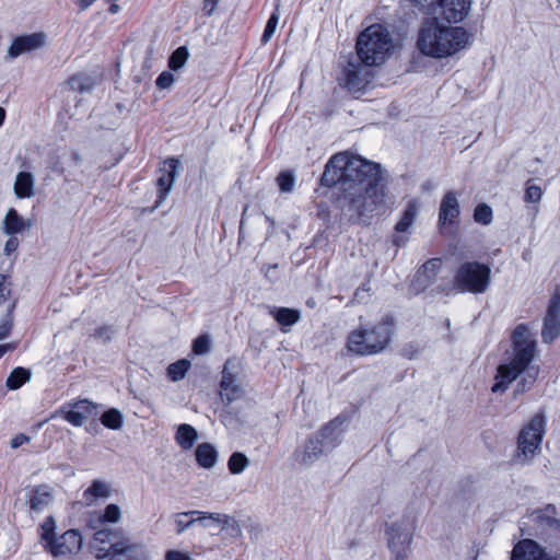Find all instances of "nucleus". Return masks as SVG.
Here are the masks:
<instances>
[{"mask_svg":"<svg viewBox=\"0 0 560 560\" xmlns=\"http://www.w3.org/2000/svg\"><path fill=\"white\" fill-rule=\"evenodd\" d=\"M31 378V371L24 368H15L7 378V386L9 389H19L22 385Z\"/></svg>","mask_w":560,"mask_h":560,"instance_id":"obj_34","label":"nucleus"},{"mask_svg":"<svg viewBox=\"0 0 560 560\" xmlns=\"http://www.w3.org/2000/svg\"><path fill=\"white\" fill-rule=\"evenodd\" d=\"M468 44L469 34L463 27L443 25L435 19L421 26L417 40L422 55L436 59L455 55Z\"/></svg>","mask_w":560,"mask_h":560,"instance_id":"obj_2","label":"nucleus"},{"mask_svg":"<svg viewBox=\"0 0 560 560\" xmlns=\"http://www.w3.org/2000/svg\"><path fill=\"white\" fill-rule=\"evenodd\" d=\"M546 432V417L542 412L536 413L518 433L517 459L528 463L539 451Z\"/></svg>","mask_w":560,"mask_h":560,"instance_id":"obj_8","label":"nucleus"},{"mask_svg":"<svg viewBox=\"0 0 560 560\" xmlns=\"http://www.w3.org/2000/svg\"><path fill=\"white\" fill-rule=\"evenodd\" d=\"M9 240L5 242L4 245V254L7 256H10L13 252H15L19 247V240L15 237V235H9Z\"/></svg>","mask_w":560,"mask_h":560,"instance_id":"obj_53","label":"nucleus"},{"mask_svg":"<svg viewBox=\"0 0 560 560\" xmlns=\"http://www.w3.org/2000/svg\"><path fill=\"white\" fill-rule=\"evenodd\" d=\"M11 349L10 345H0V358L9 350Z\"/></svg>","mask_w":560,"mask_h":560,"instance_id":"obj_62","label":"nucleus"},{"mask_svg":"<svg viewBox=\"0 0 560 560\" xmlns=\"http://www.w3.org/2000/svg\"><path fill=\"white\" fill-rule=\"evenodd\" d=\"M438 13L447 22L458 23L466 19L471 10V0H439Z\"/></svg>","mask_w":560,"mask_h":560,"instance_id":"obj_15","label":"nucleus"},{"mask_svg":"<svg viewBox=\"0 0 560 560\" xmlns=\"http://www.w3.org/2000/svg\"><path fill=\"white\" fill-rule=\"evenodd\" d=\"M57 415L61 416L65 420H67L74 427H81L86 421L85 416L78 412L72 407H70L69 409H66V407H63L57 412Z\"/></svg>","mask_w":560,"mask_h":560,"instance_id":"obj_41","label":"nucleus"},{"mask_svg":"<svg viewBox=\"0 0 560 560\" xmlns=\"http://www.w3.org/2000/svg\"><path fill=\"white\" fill-rule=\"evenodd\" d=\"M174 82V77L171 72L164 71L156 79V85L160 89H168Z\"/></svg>","mask_w":560,"mask_h":560,"instance_id":"obj_51","label":"nucleus"},{"mask_svg":"<svg viewBox=\"0 0 560 560\" xmlns=\"http://www.w3.org/2000/svg\"><path fill=\"white\" fill-rule=\"evenodd\" d=\"M238 366L237 363L228 360L222 370V380L220 383L221 397L230 405L242 394V388L238 384Z\"/></svg>","mask_w":560,"mask_h":560,"instance_id":"obj_14","label":"nucleus"},{"mask_svg":"<svg viewBox=\"0 0 560 560\" xmlns=\"http://www.w3.org/2000/svg\"><path fill=\"white\" fill-rule=\"evenodd\" d=\"M277 184L282 192H291L294 189L295 178L290 172H281L277 176Z\"/></svg>","mask_w":560,"mask_h":560,"instance_id":"obj_44","label":"nucleus"},{"mask_svg":"<svg viewBox=\"0 0 560 560\" xmlns=\"http://www.w3.org/2000/svg\"><path fill=\"white\" fill-rule=\"evenodd\" d=\"M394 243L397 246H401L405 244V241L402 240V237H395Z\"/></svg>","mask_w":560,"mask_h":560,"instance_id":"obj_64","label":"nucleus"},{"mask_svg":"<svg viewBox=\"0 0 560 560\" xmlns=\"http://www.w3.org/2000/svg\"><path fill=\"white\" fill-rule=\"evenodd\" d=\"M366 67L359 61H348L339 78L340 84L351 92L361 91L371 79V72Z\"/></svg>","mask_w":560,"mask_h":560,"instance_id":"obj_11","label":"nucleus"},{"mask_svg":"<svg viewBox=\"0 0 560 560\" xmlns=\"http://www.w3.org/2000/svg\"><path fill=\"white\" fill-rule=\"evenodd\" d=\"M192 515L196 516L197 523L205 528L221 527L224 529L231 525V522L235 523L228 514L223 513L192 511Z\"/></svg>","mask_w":560,"mask_h":560,"instance_id":"obj_24","label":"nucleus"},{"mask_svg":"<svg viewBox=\"0 0 560 560\" xmlns=\"http://www.w3.org/2000/svg\"><path fill=\"white\" fill-rule=\"evenodd\" d=\"M54 497L47 486H39L32 490L30 508L34 512H43L51 504Z\"/></svg>","mask_w":560,"mask_h":560,"instance_id":"obj_27","label":"nucleus"},{"mask_svg":"<svg viewBox=\"0 0 560 560\" xmlns=\"http://www.w3.org/2000/svg\"><path fill=\"white\" fill-rule=\"evenodd\" d=\"M31 226V221L23 219L13 208L7 212L2 222V231L5 235H16L30 230Z\"/></svg>","mask_w":560,"mask_h":560,"instance_id":"obj_25","label":"nucleus"},{"mask_svg":"<svg viewBox=\"0 0 560 560\" xmlns=\"http://www.w3.org/2000/svg\"><path fill=\"white\" fill-rule=\"evenodd\" d=\"M357 55L365 66L384 63L394 48V40L386 27L373 24L366 27L357 39Z\"/></svg>","mask_w":560,"mask_h":560,"instance_id":"obj_5","label":"nucleus"},{"mask_svg":"<svg viewBox=\"0 0 560 560\" xmlns=\"http://www.w3.org/2000/svg\"><path fill=\"white\" fill-rule=\"evenodd\" d=\"M387 546L394 560H407L412 541V533L402 523L393 522L386 527Z\"/></svg>","mask_w":560,"mask_h":560,"instance_id":"obj_10","label":"nucleus"},{"mask_svg":"<svg viewBox=\"0 0 560 560\" xmlns=\"http://www.w3.org/2000/svg\"><path fill=\"white\" fill-rule=\"evenodd\" d=\"M343 423L345 419L337 417L315 434L328 451H331L339 445L343 431Z\"/></svg>","mask_w":560,"mask_h":560,"instance_id":"obj_20","label":"nucleus"},{"mask_svg":"<svg viewBox=\"0 0 560 560\" xmlns=\"http://www.w3.org/2000/svg\"><path fill=\"white\" fill-rule=\"evenodd\" d=\"M512 560H560V558L550 557L536 541L523 539L514 546Z\"/></svg>","mask_w":560,"mask_h":560,"instance_id":"obj_18","label":"nucleus"},{"mask_svg":"<svg viewBox=\"0 0 560 560\" xmlns=\"http://www.w3.org/2000/svg\"><path fill=\"white\" fill-rule=\"evenodd\" d=\"M30 441V438L24 435V434H18L15 435L12 440H11V447L12 448H18L20 447L23 443L25 442H28Z\"/></svg>","mask_w":560,"mask_h":560,"instance_id":"obj_56","label":"nucleus"},{"mask_svg":"<svg viewBox=\"0 0 560 560\" xmlns=\"http://www.w3.org/2000/svg\"><path fill=\"white\" fill-rule=\"evenodd\" d=\"M82 546L81 534L77 529H69L44 544V549L55 558L71 560L81 551Z\"/></svg>","mask_w":560,"mask_h":560,"instance_id":"obj_9","label":"nucleus"},{"mask_svg":"<svg viewBox=\"0 0 560 560\" xmlns=\"http://www.w3.org/2000/svg\"><path fill=\"white\" fill-rule=\"evenodd\" d=\"M94 1L95 0H78L77 3L81 10H86L94 3Z\"/></svg>","mask_w":560,"mask_h":560,"instance_id":"obj_60","label":"nucleus"},{"mask_svg":"<svg viewBox=\"0 0 560 560\" xmlns=\"http://www.w3.org/2000/svg\"><path fill=\"white\" fill-rule=\"evenodd\" d=\"M173 521L178 535L183 534L187 528L197 523L196 516L192 515V511L175 513L173 515Z\"/></svg>","mask_w":560,"mask_h":560,"instance_id":"obj_35","label":"nucleus"},{"mask_svg":"<svg viewBox=\"0 0 560 560\" xmlns=\"http://www.w3.org/2000/svg\"><path fill=\"white\" fill-rule=\"evenodd\" d=\"M46 43V35L44 33H33L24 36H19L13 39L8 49V57L14 59L22 54L31 52L42 48Z\"/></svg>","mask_w":560,"mask_h":560,"instance_id":"obj_16","label":"nucleus"},{"mask_svg":"<svg viewBox=\"0 0 560 560\" xmlns=\"http://www.w3.org/2000/svg\"><path fill=\"white\" fill-rule=\"evenodd\" d=\"M188 50L186 47H178L170 57L168 67L172 70L180 69L188 59Z\"/></svg>","mask_w":560,"mask_h":560,"instance_id":"obj_40","label":"nucleus"},{"mask_svg":"<svg viewBox=\"0 0 560 560\" xmlns=\"http://www.w3.org/2000/svg\"><path fill=\"white\" fill-rule=\"evenodd\" d=\"M277 270H278V264H273V265L268 266V267L265 269V277H266L269 281H271V282L277 281V280H278Z\"/></svg>","mask_w":560,"mask_h":560,"instance_id":"obj_55","label":"nucleus"},{"mask_svg":"<svg viewBox=\"0 0 560 560\" xmlns=\"http://www.w3.org/2000/svg\"><path fill=\"white\" fill-rule=\"evenodd\" d=\"M121 542L122 540H117L116 535L112 532L106 529L97 530L91 541V549L97 559H103L114 551L112 545H120Z\"/></svg>","mask_w":560,"mask_h":560,"instance_id":"obj_19","label":"nucleus"},{"mask_svg":"<svg viewBox=\"0 0 560 560\" xmlns=\"http://www.w3.org/2000/svg\"><path fill=\"white\" fill-rule=\"evenodd\" d=\"M110 495L109 486L101 480H95L83 492V498L88 505H92L97 499H105Z\"/></svg>","mask_w":560,"mask_h":560,"instance_id":"obj_30","label":"nucleus"},{"mask_svg":"<svg viewBox=\"0 0 560 560\" xmlns=\"http://www.w3.org/2000/svg\"><path fill=\"white\" fill-rule=\"evenodd\" d=\"M343 194L349 210L357 215L360 223L368 224L374 215L382 214L387 209L383 179L365 183L353 190H343Z\"/></svg>","mask_w":560,"mask_h":560,"instance_id":"obj_3","label":"nucleus"},{"mask_svg":"<svg viewBox=\"0 0 560 560\" xmlns=\"http://www.w3.org/2000/svg\"><path fill=\"white\" fill-rule=\"evenodd\" d=\"M14 192L19 198H30L34 195V176L31 173L20 172L14 183Z\"/></svg>","mask_w":560,"mask_h":560,"instance_id":"obj_29","label":"nucleus"},{"mask_svg":"<svg viewBox=\"0 0 560 560\" xmlns=\"http://www.w3.org/2000/svg\"><path fill=\"white\" fill-rule=\"evenodd\" d=\"M179 161L171 158L165 160L158 171V200L156 207H159L168 196L173 188V185L177 177Z\"/></svg>","mask_w":560,"mask_h":560,"instance_id":"obj_13","label":"nucleus"},{"mask_svg":"<svg viewBox=\"0 0 560 560\" xmlns=\"http://www.w3.org/2000/svg\"><path fill=\"white\" fill-rule=\"evenodd\" d=\"M491 283V269L478 261H465L456 270L455 287L462 292L480 294L487 291Z\"/></svg>","mask_w":560,"mask_h":560,"instance_id":"obj_7","label":"nucleus"},{"mask_svg":"<svg viewBox=\"0 0 560 560\" xmlns=\"http://www.w3.org/2000/svg\"><path fill=\"white\" fill-rule=\"evenodd\" d=\"M346 159V153H337L329 159L327 162L324 173L320 177V184L323 186H334L336 184L340 185V189L343 191V165Z\"/></svg>","mask_w":560,"mask_h":560,"instance_id":"obj_17","label":"nucleus"},{"mask_svg":"<svg viewBox=\"0 0 560 560\" xmlns=\"http://www.w3.org/2000/svg\"><path fill=\"white\" fill-rule=\"evenodd\" d=\"M190 368V362L186 359L178 360L167 368V376L173 381L177 382L185 377L186 372Z\"/></svg>","mask_w":560,"mask_h":560,"instance_id":"obj_37","label":"nucleus"},{"mask_svg":"<svg viewBox=\"0 0 560 560\" xmlns=\"http://www.w3.org/2000/svg\"><path fill=\"white\" fill-rule=\"evenodd\" d=\"M418 213V205L416 200H410L402 212L400 220L397 222L395 230L404 233L415 223Z\"/></svg>","mask_w":560,"mask_h":560,"instance_id":"obj_32","label":"nucleus"},{"mask_svg":"<svg viewBox=\"0 0 560 560\" xmlns=\"http://www.w3.org/2000/svg\"><path fill=\"white\" fill-rule=\"evenodd\" d=\"M442 261L440 258H432L423 264L421 270L419 271V276L423 275L428 278L429 281H431L438 270L441 268Z\"/></svg>","mask_w":560,"mask_h":560,"instance_id":"obj_46","label":"nucleus"},{"mask_svg":"<svg viewBox=\"0 0 560 560\" xmlns=\"http://www.w3.org/2000/svg\"><path fill=\"white\" fill-rule=\"evenodd\" d=\"M217 3H218V0H205V2H203V11L208 15H210L213 12V10L215 9Z\"/></svg>","mask_w":560,"mask_h":560,"instance_id":"obj_59","label":"nucleus"},{"mask_svg":"<svg viewBox=\"0 0 560 560\" xmlns=\"http://www.w3.org/2000/svg\"><path fill=\"white\" fill-rule=\"evenodd\" d=\"M101 422L108 429L118 430L122 427V415L117 409H109L102 415Z\"/></svg>","mask_w":560,"mask_h":560,"instance_id":"obj_38","label":"nucleus"},{"mask_svg":"<svg viewBox=\"0 0 560 560\" xmlns=\"http://www.w3.org/2000/svg\"><path fill=\"white\" fill-rule=\"evenodd\" d=\"M542 196L541 188L534 184L532 179L527 180L524 200L526 202H539Z\"/></svg>","mask_w":560,"mask_h":560,"instance_id":"obj_45","label":"nucleus"},{"mask_svg":"<svg viewBox=\"0 0 560 560\" xmlns=\"http://www.w3.org/2000/svg\"><path fill=\"white\" fill-rule=\"evenodd\" d=\"M121 518V511H120V508L116 504H108L105 510H104V513L101 517V520L103 522H107V523H117L119 522Z\"/></svg>","mask_w":560,"mask_h":560,"instance_id":"obj_47","label":"nucleus"},{"mask_svg":"<svg viewBox=\"0 0 560 560\" xmlns=\"http://www.w3.org/2000/svg\"><path fill=\"white\" fill-rule=\"evenodd\" d=\"M346 153L343 165V190L363 186L365 183L382 180L381 165L359 155Z\"/></svg>","mask_w":560,"mask_h":560,"instance_id":"obj_6","label":"nucleus"},{"mask_svg":"<svg viewBox=\"0 0 560 560\" xmlns=\"http://www.w3.org/2000/svg\"><path fill=\"white\" fill-rule=\"evenodd\" d=\"M5 277L0 275V302L4 301L9 295L10 290L4 285Z\"/></svg>","mask_w":560,"mask_h":560,"instance_id":"obj_57","label":"nucleus"},{"mask_svg":"<svg viewBox=\"0 0 560 560\" xmlns=\"http://www.w3.org/2000/svg\"><path fill=\"white\" fill-rule=\"evenodd\" d=\"M166 560H191L190 556L183 551L170 550L165 555Z\"/></svg>","mask_w":560,"mask_h":560,"instance_id":"obj_54","label":"nucleus"},{"mask_svg":"<svg viewBox=\"0 0 560 560\" xmlns=\"http://www.w3.org/2000/svg\"><path fill=\"white\" fill-rule=\"evenodd\" d=\"M514 354L509 363L500 364L497 369L493 393H504L510 384L523 372L525 375L517 383L515 394H522L529 389L538 376V369L530 366L535 354L536 341L528 327L518 325L512 335Z\"/></svg>","mask_w":560,"mask_h":560,"instance_id":"obj_1","label":"nucleus"},{"mask_svg":"<svg viewBox=\"0 0 560 560\" xmlns=\"http://www.w3.org/2000/svg\"><path fill=\"white\" fill-rule=\"evenodd\" d=\"M279 18H280L279 4H277L275 11L272 12L269 20L267 21L265 31L262 33V36H261L262 44H267L273 36L277 25H278V22H279Z\"/></svg>","mask_w":560,"mask_h":560,"instance_id":"obj_39","label":"nucleus"},{"mask_svg":"<svg viewBox=\"0 0 560 560\" xmlns=\"http://www.w3.org/2000/svg\"><path fill=\"white\" fill-rule=\"evenodd\" d=\"M560 335V288L552 294L547 313L544 319L541 337L544 342L549 343Z\"/></svg>","mask_w":560,"mask_h":560,"instance_id":"obj_12","label":"nucleus"},{"mask_svg":"<svg viewBox=\"0 0 560 560\" xmlns=\"http://www.w3.org/2000/svg\"><path fill=\"white\" fill-rule=\"evenodd\" d=\"M556 508L547 505L544 510H537L532 513L530 517L542 530H550L560 537V521L555 517Z\"/></svg>","mask_w":560,"mask_h":560,"instance_id":"obj_22","label":"nucleus"},{"mask_svg":"<svg viewBox=\"0 0 560 560\" xmlns=\"http://www.w3.org/2000/svg\"><path fill=\"white\" fill-rule=\"evenodd\" d=\"M249 465V460L246 457L245 454L235 452L233 453L229 460H228V467L231 474L237 475L243 472L247 466Z\"/></svg>","mask_w":560,"mask_h":560,"instance_id":"obj_36","label":"nucleus"},{"mask_svg":"<svg viewBox=\"0 0 560 560\" xmlns=\"http://www.w3.org/2000/svg\"><path fill=\"white\" fill-rule=\"evenodd\" d=\"M112 546L114 551L107 555V560H142L144 558L142 547L128 544L127 540H122L120 545Z\"/></svg>","mask_w":560,"mask_h":560,"instance_id":"obj_26","label":"nucleus"},{"mask_svg":"<svg viewBox=\"0 0 560 560\" xmlns=\"http://www.w3.org/2000/svg\"><path fill=\"white\" fill-rule=\"evenodd\" d=\"M328 450L322 444L315 434L310 436L304 444L303 451L299 454V463L303 466H311Z\"/></svg>","mask_w":560,"mask_h":560,"instance_id":"obj_23","label":"nucleus"},{"mask_svg":"<svg viewBox=\"0 0 560 560\" xmlns=\"http://www.w3.org/2000/svg\"><path fill=\"white\" fill-rule=\"evenodd\" d=\"M221 422L225 428L231 429L237 425V421L234 420L231 416V409L223 410L220 415Z\"/></svg>","mask_w":560,"mask_h":560,"instance_id":"obj_52","label":"nucleus"},{"mask_svg":"<svg viewBox=\"0 0 560 560\" xmlns=\"http://www.w3.org/2000/svg\"><path fill=\"white\" fill-rule=\"evenodd\" d=\"M411 1L418 5L425 7V5H431L434 0H411Z\"/></svg>","mask_w":560,"mask_h":560,"instance_id":"obj_61","label":"nucleus"},{"mask_svg":"<svg viewBox=\"0 0 560 560\" xmlns=\"http://www.w3.org/2000/svg\"><path fill=\"white\" fill-rule=\"evenodd\" d=\"M10 330H11V324L9 323V320H4L3 323H1L0 324V340L7 338L10 334Z\"/></svg>","mask_w":560,"mask_h":560,"instance_id":"obj_58","label":"nucleus"},{"mask_svg":"<svg viewBox=\"0 0 560 560\" xmlns=\"http://www.w3.org/2000/svg\"><path fill=\"white\" fill-rule=\"evenodd\" d=\"M69 407H72L78 412H80L83 416H85V420H88L92 416L93 410H94V406L92 405V402H90L86 399L79 400V401H75L73 404H69Z\"/></svg>","mask_w":560,"mask_h":560,"instance_id":"obj_50","label":"nucleus"},{"mask_svg":"<svg viewBox=\"0 0 560 560\" xmlns=\"http://www.w3.org/2000/svg\"><path fill=\"white\" fill-rule=\"evenodd\" d=\"M107 331L108 329L106 327H101L96 330L95 335L98 337H103Z\"/></svg>","mask_w":560,"mask_h":560,"instance_id":"obj_63","label":"nucleus"},{"mask_svg":"<svg viewBox=\"0 0 560 560\" xmlns=\"http://www.w3.org/2000/svg\"><path fill=\"white\" fill-rule=\"evenodd\" d=\"M69 84L73 90L89 92L93 86V80L84 74H75L70 78Z\"/></svg>","mask_w":560,"mask_h":560,"instance_id":"obj_42","label":"nucleus"},{"mask_svg":"<svg viewBox=\"0 0 560 560\" xmlns=\"http://www.w3.org/2000/svg\"><path fill=\"white\" fill-rule=\"evenodd\" d=\"M210 350V340L208 336H199L194 340L192 351L195 354L202 355Z\"/></svg>","mask_w":560,"mask_h":560,"instance_id":"obj_49","label":"nucleus"},{"mask_svg":"<svg viewBox=\"0 0 560 560\" xmlns=\"http://www.w3.org/2000/svg\"><path fill=\"white\" fill-rule=\"evenodd\" d=\"M393 335L394 320L392 317L385 316L369 328L351 331L347 339V349L355 355H374L383 352L389 346Z\"/></svg>","mask_w":560,"mask_h":560,"instance_id":"obj_4","label":"nucleus"},{"mask_svg":"<svg viewBox=\"0 0 560 560\" xmlns=\"http://www.w3.org/2000/svg\"><path fill=\"white\" fill-rule=\"evenodd\" d=\"M270 313L282 327H290L300 319V312L288 307L273 308Z\"/></svg>","mask_w":560,"mask_h":560,"instance_id":"obj_33","label":"nucleus"},{"mask_svg":"<svg viewBox=\"0 0 560 560\" xmlns=\"http://www.w3.org/2000/svg\"><path fill=\"white\" fill-rule=\"evenodd\" d=\"M55 527H56V522L51 516L47 517L44 521V523L40 525L42 539H43L44 544H48V541L51 540L56 536V534L54 533Z\"/></svg>","mask_w":560,"mask_h":560,"instance_id":"obj_48","label":"nucleus"},{"mask_svg":"<svg viewBox=\"0 0 560 560\" xmlns=\"http://www.w3.org/2000/svg\"><path fill=\"white\" fill-rule=\"evenodd\" d=\"M196 460L203 468H211L218 460V452L210 443H201L196 448Z\"/></svg>","mask_w":560,"mask_h":560,"instance_id":"obj_28","label":"nucleus"},{"mask_svg":"<svg viewBox=\"0 0 560 560\" xmlns=\"http://www.w3.org/2000/svg\"><path fill=\"white\" fill-rule=\"evenodd\" d=\"M459 215V202L454 191H448L444 195L440 211L439 223L440 225L453 224Z\"/></svg>","mask_w":560,"mask_h":560,"instance_id":"obj_21","label":"nucleus"},{"mask_svg":"<svg viewBox=\"0 0 560 560\" xmlns=\"http://www.w3.org/2000/svg\"><path fill=\"white\" fill-rule=\"evenodd\" d=\"M197 438V431L190 424H180L177 428L175 440L183 450L187 451L191 448Z\"/></svg>","mask_w":560,"mask_h":560,"instance_id":"obj_31","label":"nucleus"},{"mask_svg":"<svg viewBox=\"0 0 560 560\" xmlns=\"http://www.w3.org/2000/svg\"><path fill=\"white\" fill-rule=\"evenodd\" d=\"M474 219L478 223H481L485 225L490 224L492 221L491 208L486 203L478 205L474 212Z\"/></svg>","mask_w":560,"mask_h":560,"instance_id":"obj_43","label":"nucleus"}]
</instances>
